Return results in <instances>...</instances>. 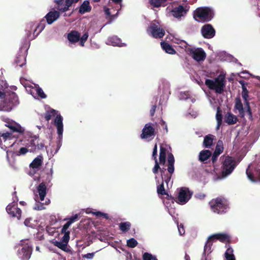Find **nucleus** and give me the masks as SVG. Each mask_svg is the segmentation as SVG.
Instances as JSON below:
<instances>
[{
  "mask_svg": "<svg viewBox=\"0 0 260 260\" xmlns=\"http://www.w3.org/2000/svg\"><path fill=\"white\" fill-rule=\"evenodd\" d=\"M229 239L230 236L224 233L216 234L210 236L205 245L201 260H210L209 255L212 251L211 247L213 241L218 240L222 242H225L228 241Z\"/></svg>",
  "mask_w": 260,
  "mask_h": 260,
  "instance_id": "nucleus-1",
  "label": "nucleus"
},
{
  "mask_svg": "<svg viewBox=\"0 0 260 260\" xmlns=\"http://www.w3.org/2000/svg\"><path fill=\"white\" fill-rule=\"evenodd\" d=\"M213 10L208 7H200L193 12V17L198 22H206L211 20L213 17Z\"/></svg>",
  "mask_w": 260,
  "mask_h": 260,
  "instance_id": "nucleus-2",
  "label": "nucleus"
},
{
  "mask_svg": "<svg viewBox=\"0 0 260 260\" xmlns=\"http://www.w3.org/2000/svg\"><path fill=\"white\" fill-rule=\"evenodd\" d=\"M205 84L209 89L215 90L216 93H221L223 91L225 81L224 76L219 75L212 80L206 79Z\"/></svg>",
  "mask_w": 260,
  "mask_h": 260,
  "instance_id": "nucleus-3",
  "label": "nucleus"
},
{
  "mask_svg": "<svg viewBox=\"0 0 260 260\" xmlns=\"http://www.w3.org/2000/svg\"><path fill=\"white\" fill-rule=\"evenodd\" d=\"M209 204L212 211L218 214L225 213L229 205L226 200L220 198L212 200L210 202Z\"/></svg>",
  "mask_w": 260,
  "mask_h": 260,
  "instance_id": "nucleus-4",
  "label": "nucleus"
},
{
  "mask_svg": "<svg viewBox=\"0 0 260 260\" xmlns=\"http://www.w3.org/2000/svg\"><path fill=\"white\" fill-rule=\"evenodd\" d=\"M44 28V20L41 21L37 26L32 23L29 24L27 26V29L26 30L27 39L29 41L35 39Z\"/></svg>",
  "mask_w": 260,
  "mask_h": 260,
  "instance_id": "nucleus-5",
  "label": "nucleus"
},
{
  "mask_svg": "<svg viewBox=\"0 0 260 260\" xmlns=\"http://www.w3.org/2000/svg\"><path fill=\"white\" fill-rule=\"evenodd\" d=\"M21 84L25 88L27 92L32 95L35 98L38 97L42 99H45L46 98V95L42 89L38 85L34 84L32 85L29 84L25 83L23 79H20Z\"/></svg>",
  "mask_w": 260,
  "mask_h": 260,
  "instance_id": "nucleus-6",
  "label": "nucleus"
},
{
  "mask_svg": "<svg viewBox=\"0 0 260 260\" xmlns=\"http://www.w3.org/2000/svg\"><path fill=\"white\" fill-rule=\"evenodd\" d=\"M237 165V162L233 157L229 156L225 157L222 166V178H225L231 174Z\"/></svg>",
  "mask_w": 260,
  "mask_h": 260,
  "instance_id": "nucleus-7",
  "label": "nucleus"
},
{
  "mask_svg": "<svg viewBox=\"0 0 260 260\" xmlns=\"http://www.w3.org/2000/svg\"><path fill=\"white\" fill-rule=\"evenodd\" d=\"M19 142H16L12 134L8 132L6 133H0V146L2 149L6 150L7 148L15 146L16 144H18Z\"/></svg>",
  "mask_w": 260,
  "mask_h": 260,
  "instance_id": "nucleus-8",
  "label": "nucleus"
},
{
  "mask_svg": "<svg viewBox=\"0 0 260 260\" xmlns=\"http://www.w3.org/2000/svg\"><path fill=\"white\" fill-rule=\"evenodd\" d=\"M248 178L253 182L260 181V165L255 163L250 164L246 170Z\"/></svg>",
  "mask_w": 260,
  "mask_h": 260,
  "instance_id": "nucleus-9",
  "label": "nucleus"
},
{
  "mask_svg": "<svg viewBox=\"0 0 260 260\" xmlns=\"http://www.w3.org/2000/svg\"><path fill=\"white\" fill-rule=\"evenodd\" d=\"M148 34L154 38H161L165 35V30L160 27L158 21L152 22L147 29Z\"/></svg>",
  "mask_w": 260,
  "mask_h": 260,
  "instance_id": "nucleus-10",
  "label": "nucleus"
},
{
  "mask_svg": "<svg viewBox=\"0 0 260 260\" xmlns=\"http://www.w3.org/2000/svg\"><path fill=\"white\" fill-rule=\"evenodd\" d=\"M20 245L22 248L18 250V257L21 260H28L31 254L32 248L28 244V240L21 241Z\"/></svg>",
  "mask_w": 260,
  "mask_h": 260,
  "instance_id": "nucleus-11",
  "label": "nucleus"
},
{
  "mask_svg": "<svg viewBox=\"0 0 260 260\" xmlns=\"http://www.w3.org/2000/svg\"><path fill=\"white\" fill-rule=\"evenodd\" d=\"M176 202L180 205L185 204L191 198L192 192L188 188L182 187L177 189Z\"/></svg>",
  "mask_w": 260,
  "mask_h": 260,
  "instance_id": "nucleus-12",
  "label": "nucleus"
},
{
  "mask_svg": "<svg viewBox=\"0 0 260 260\" xmlns=\"http://www.w3.org/2000/svg\"><path fill=\"white\" fill-rule=\"evenodd\" d=\"M16 192L13 194V203L9 204L6 207V211L7 213L12 217H16L18 219H20L21 215V210L17 208L16 205L18 201V198L16 196H14Z\"/></svg>",
  "mask_w": 260,
  "mask_h": 260,
  "instance_id": "nucleus-13",
  "label": "nucleus"
},
{
  "mask_svg": "<svg viewBox=\"0 0 260 260\" xmlns=\"http://www.w3.org/2000/svg\"><path fill=\"white\" fill-rule=\"evenodd\" d=\"M78 218V215L76 214L71 217L69 221L63 226L61 233L63 234V236L61 239L60 241L62 242L67 246L70 240V232L69 228L70 225L75 221Z\"/></svg>",
  "mask_w": 260,
  "mask_h": 260,
  "instance_id": "nucleus-14",
  "label": "nucleus"
},
{
  "mask_svg": "<svg viewBox=\"0 0 260 260\" xmlns=\"http://www.w3.org/2000/svg\"><path fill=\"white\" fill-rule=\"evenodd\" d=\"M154 128L153 124L151 123L145 125L141 134V138L142 139L151 140L154 136Z\"/></svg>",
  "mask_w": 260,
  "mask_h": 260,
  "instance_id": "nucleus-15",
  "label": "nucleus"
},
{
  "mask_svg": "<svg viewBox=\"0 0 260 260\" xmlns=\"http://www.w3.org/2000/svg\"><path fill=\"white\" fill-rule=\"evenodd\" d=\"M79 0H55V2L57 4V7L56 9L61 12H66L69 10L70 7L72 4L77 3Z\"/></svg>",
  "mask_w": 260,
  "mask_h": 260,
  "instance_id": "nucleus-16",
  "label": "nucleus"
},
{
  "mask_svg": "<svg viewBox=\"0 0 260 260\" xmlns=\"http://www.w3.org/2000/svg\"><path fill=\"white\" fill-rule=\"evenodd\" d=\"M190 55L196 61H203L206 57V53L201 48L190 49L189 50Z\"/></svg>",
  "mask_w": 260,
  "mask_h": 260,
  "instance_id": "nucleus-17",
  "label": "nucleus"
},
{
  "mask_svg": "<svg viewBox=\"0 0 260 260\" xmlns=\"http://www.w3.org/2000/svg\"><path fill=\"white\" fill-rule=\"evenodd\" d=\"M63 118L60 115H57L54 120V124L57 128V134L58 135V149L60 148V143L62 139L63 133Z\"/></svg>",
  "mask_w": 260,
  "mask_h": 260,
  "instance_id": "nucleus-18",
  "label": "nucleus"
},
{
  "mask_svg": "<svg viewBox=\"0 0 260 260\" xmlns=\"http://www.w3.org/2000/svg\"><path fill=\"white\" fill-rule=\"evenodd\" d=\"M201 32L205 38L211 39L215 36V31L211 24H208L202 27Z\"/></svg>",
  "mask_w": 260,
  "mask_h": 260,
  "instance_id": "nucleus-19",
  "label": "nucleus"
},
{
  "mask_svg": "<svg viewBox=\"0 0 260 260\" xmlns=\"http://www.w3.org/2000/svg\"><path fill=\"white\" fill-rule=\"evenodd\" d=\"M39 140L36 137L29 138L25 143V146L28 149L29 152L35 151L37 148L40 149L41 147L38 145Z\"/></svg>",
  "mask_w": 260,
  "mask_h": 260,
  "instance_id": "nucleus-20",
  "label": "nucleus"
},
{
  "mask_svg": "<svg viewBox=\"0 0 260 260\" xmlns=\"http://www.w3.org/2000/svg\"><path fill=\"white\" fill-rule=\"evenodd\" d=\"M187 10L186 7H184L182 6H179L174 8L171 11V13L174 17L179 19L186 15Z\"/></svg>",
  "mask_w": 260,
  "mask_h": 260,
  "instance_id": "nucleus-21",
  "label": "nucleus"
},
{
  "mask_svg": "<svg viewBox=\"0 0 260 260\" xmlns=\"http://www.w3.org/2000/svg\"><path fill=\"white\" fill-rule=\"evenodd\" d=\"M9 104L7 107L3 106V110L9 111L11 110L13 107L18 104V98L17 95L14 92H12L10 94V98L9 99Z\"/></svg>",
  "mask_w": 260,
  "mask_h": 260,
  "instance_id": "nucleus-22",
  "label": "nucleus"
},
{
  "mask_svg": "<svg viewBox=\"0 0 260 260\" xmlns=\"http://www.w3.org/2000/svg\"><path fill=\"white\" fill-rule=\"evenodd\" d=\"M47 187L44 182H42L37 187V193L36 197L38 196V198L40 201L43 202L45 200V197L46 195Z\"/></svg>",
  "mask_w": 260,
  "mask_h": 260,
  "instance_id": "nucleus-23",
  "label": "nucleus"
},
{
  "mask_svg": "<svg viewBox=\"0 0 260 260\" xmlns=\"http://www.w3.org/2000/svg\"><path fill=\"white\" fill-rule=\"evenodd\" d=\"M245 108H243V104L240 98H236L235 100V109L238 111L239 114L242 117H243L246 113L248 114L247 110L246 104L245 103Z\"/></svg>",
  "mask_w": 260,
  "mask_h": 260,
  "instance_id": "nucleus-24",
  "label": "nucleus"
},
{
  "mask_svg": "<svg viewBox=\"0 0 260 260\" xmlns=\"http://www.w3.org/2000/svg\"><path fill=\"white\" fill-rule=\"evenodd\" d=\"M59 16V12L57 11H50L45 16L47 22L49 24H52L56 20Z\"/></svg>",
  "mask_w": 260,
  "mask_h": 260,
  "instance_id": "nucleus-25",
  "label": "nucleus"
},
{
  "mask_svg": "<svg viewBox=\"0 0 260 260\" xmlns=\"http://www.w3.org/2000/svg\"><path fill=\"white\" fill-rule=\"evenodd\" d=\"M43 162V157L42 156H38L35 158L34 160L30 164V168L34 170V172L38 170L41 166Z\"/></svg>",
  "mask_w": 260,
  "mask_h": 260,
  "instance_id": "nucleus-26",
  "label": "nucleus"
},
{
  "mask_svg": "<svg viewBox=\"0 0 260 260\" xmlns=\"http://www.w3.org/2000/svg\"><path fill=\"white\" fill-rule=\"evenodd\" d=\"M80 38V34L77 31H71L68 35V39L70 43L74 44L79 41Z\"/></svg>",
  "mask_w": 260,
  "mask_h": 260,
  "instance_id": "nucleus-27",
  "label": "nucleus"
},
{
  "mask_svg": "<svg viewBox=\"0 0 260 260\" xmlns=\"http://www.w3.org/2000/svg\"><path fill=\"white\" fill-rule=\"evenodd\" d=\"M107 44L112 46H117L119 47L125 45L124 44L122 43L120 39L116 36H113L108 38L107 41Z\"/></svg>",
  "mask_w": 260,
  "mask_h": 260,
  "instance_id": "nucleus-28",
  "label": "nucleus"
},
{
  "mask_svg": "<svg viewBox=\"0 0 260 260\" xmlns=\"http://www.w3.org/2000/svg\"><path fill=\"white\" fill-rule=\"evenodd\" d=\"M36 204L35 206L34 207V209L37 210H43L45 208V205H47L50 203V200L48 199L45 200L44 202L41 203L39 202V199L38 198V196L35 198Z\"/></svg>",
  "mask_w": 260,
  "mask_h": 260,
  "instance_id": "nucleus-29",
  "label": "nucleus"
},
{
  "mask_svg": "<svg viewBox=\"0 0 260 260\" xmlns=\"http://www.w3.org/2000/svg\"><path fill=\"white\" fill-rule=\"evenodd\" d=\"M174 162L175 159L172 154L170 153L168 157V171L170 174L173 173L174 171Z\"/></svg>",
  "mask_w": 260,
  "mask_h": 260,
  "instance_id": "nucleus-30",
  "label": "nucleus"
},
{
  "mask_svg": "<svg viewBox=\"0 0 260 260\" xmlns=\"http://www.w3.org/2000/svg\"><path fill=\"white\" fill-rule=\"evenodd\" d=\"M166 148L162 145H161L160 147V152H159V163L160 165H165L166 162Z\"/></svg>",
  "mask_w": 260,
  "mask_h": 260,
  "instance_id": "nucleus-31",
  "label": "nucleus"
},
{
  "mask_svg": "<svg viewBox=\"0 0 260 260\" xmlns=\"http://www.w3.org/2000/svg\"><path fill=\"white\" fill-rule=\"evenodd\" d=\"M242 95V98L244 100L245 103L246 104V108H247V112H248V115L250 116H252L249 104V103L247 100V98L248 96V91L245 87H243Z\"/></svg>",
  "mask_w": 260,
  "mask_h": 260,
  "instance_id": "nucleus-32",
  "label": "nucleus"
},
{
  "mask_svg": "<svg viewBox=\"0 0 260 260\" xmlns=\"http://www.w3.org/2000/svg\"><path fill=\"white\" fill-rule=\"evenodd\" d=\"M237 120V117L231 113H228L224 118L225 122L230 125L236 123Z\"/></svg>",
  "mask_w": 260,
  "mask_h": 260,
  "instance_id": "nucleus-33",
  "label": "nucleus"
},
{
  "mask_svg": "<svg viewBox=\"0 0 260 260\" xmlns=\"http://www.w3.org/2000/svg\"><path fill=\"white\" fill-rule=\"evenodd\" d=\"M161 46L164 50L167 53L171 54H175V50L172 48V47L168 43L166 42H161Z\"/></svg>",
  "mask_w": 260,
  "mask_h": 260,
  "instance_id": "nucleus-34",
  "label": "nucleus"
},
{
  "mask_svg": "<svg viewBox=\"0 0 260 260\" xmlns=\"http://www.w3.org/2000/svg\"><path fill=\"white\" fill-rule=\"evenodd\" d=\"M211 155V152L208 150H203L199 154V159L201 161L207 160Z\"/></svg>",
  "mask_w": 260,
  "mask_h": 260,
  "instance_id": "nucleus-35",
  "label": "nucleus"
},
{
  "mask_svg": "<svg viewBox=\"0 0 260 260\" xmlns=\"http://www.w3.org/2000/svg\"><path fill=\"white\" fill-rule=\"evenodd\" d=\"M91 10V7L89 5V3L87 1H84L79 9V12L81 14H84L86 12H89Z\"/></svg>",
  "mask_w": 260,
  "mask_h": 260,
  "instance_id": "nucleus-36",
  "label": "nucleus"
},
{
  "mask_svg": "<svg viewBox=\"0 0 260 260\" xmlns=\"http://www.w3.org/2000/svg\"><path fill=\"white\" fill-rule=\"evenodd\" d=\"M203 144L205 147L210 148L213 144V136H206L204 138Z\"/></svg>",
  "mask_w": 260,
  "mask_h": 260,
  "instance_id": "nucleus-37",
  "label": "nucleus"
},
{
  "mask_svg": "<svg viewBox=\"0 0 260 260\" xmlns=\"http://www.w3.org/2000/svg\"><path fill=\"white\" fill-rule=\"evenodd\" d=\"M224 254L226 260H235V257L233 254V250L232 248H228Z\"/></svg>",
  "mask_w": 260,
  "mask_h": 260,
  "instance_id": "nucleus-38",
  "label": "nucleus"
},
{
  "mask_svg": "<svg viewBox=\"0 0 260 260\" xmlns=\"http://www.w3.org/2000/svg\"><path fill=\"white\" fill-rule=\"evenodd\" d=\"M219 109H220L219 107H218L217 109L216 114V119L217 120V123L216 128L217 129H219V127L220 126V125L222 122V116L220 112Z\"/></svg>",
  "mask_w": 260,
  "mask_h": 260,
  "instance_id": "nucleus-39",
  "label": "nucleus"
},
{
  "mask_svg": "<svg viewBox=\"0 0 260 260\" xmlns=\"http://www.w3.org/2000/svg\"><path fill=\"white\" fill-rule=\"evenodd\" d=\"M157 192L159 194L166 195L168 197H169V194L166 191L165 189L163 181L160 184L157 186Z\"/></svg>",
  "mask_w": 260,
  "mask_h": 260,
  "instance_id": "nucleus-40",
  "label": "nucleus"
},
{
  "mask_svg": "<svg viewBox=\"0 0 260 260\" xmlns=\"http://www.w3.org/2000/svg\"><path fill=\"white\" fill-rule=\"evenodd\" d=\"M223 142L222 141L219 140L217 142L214 152H215V153H217V154H220L223 152Z\"/></svg>",
  "mask_w": 260,
  "mask_h": 260,
  "instance_id": "nucleus-41",
  "label": "nucleus"
},
{
  "mask_svg": "<svg viewBox=\"0 0 260 260\" xmlns=\"http://www.w3.org/2000/svg\"><path fill=\"white\" fill-rule=\"evenodd\" d=\"M163 202L166 207L169 209V208L171 206V204H174V199L170 196H169V197L166 196V197L164 200Z\"/></svg>",
  "mask_w": 260,
  "mask_h": 260,
  "instance_id": "nucleus-42",
  "label": "nucleus"
},
{
  "mask_svg": "<svg viewBox=\"0 0 260 260\" xmlns=\"http://www.w3.org/2000/svg\"><path fill=\"white\" fill-rule=\"evenodd\" d=\"M57 111L54 109H51L49 111H48L45 114V119L47 121H49V120L51 119L52 117L54 116L55 115L57 114Z\"/></svg>",
  "mask_w": 260,
  "mask_h": 260,
  "instance_id": "nucleus-43",
  "label": "nucleus"
},
{
  "mask_svg": "<svg viewBox=\"0 0 260 260\" xmlns=\"http://www.w3.org/2000/svg\"><path fill=\"white\" fill-rule=\"evenodd\" d=\"M131 226V223L129 222H121L119 224L120 230L125 232L128 231Z\"/></svg>",
  "mask_w": 260,
  "mask_h": 260,
  "instance_id": "nucleus-44",
  "label": "nucleus"
},
{
  "mask_svg": "<svg viewBox=\"0 0 260 260\" xmlns=\"http://www.w3.org/2000/svg\"><path fill=\"white\" fill-rule=\"evenodd\" d=\"M9 127L12 130L15 132H19L20 133H23L24 132V129L19 124H15L14 125H11Z\"/></svg>",
  "mask_w": 260,
  "mask_h": 260,
  "instance_id": "nucleus-45",
  "label": "nucleus"
},
{
  "mask_svg": "<svg viewBox=\"0 0 260 260\" xmlns=\"http://www.w3.org/2000/svg\"><path fill=\"white\" fill-rule=\"evenodd\" d=\"M16 63L20 67H22L25 63V58L24 56L17 57L15 60Z\"/></svg>",
  "mask_w": 260,
  "mask_h": 260,
  "instance_id": "nucleus-46",
  "label": "nucleus"
},
{
  "mask_svg": "<svg viewBox=\"0 0 260 260\" xmlns=\"http://www.w3.org/2000/svg\"><path fill=\"white\" fill-rule=\"evenodd\" d=\"M52 243L55 246H57L60 249L63 250V251H66L67 246L64 243H63L62 241H53Z\"/></svg>",
  "mask_w": 260,
  "mask_h": 260,
  "instance_id": "nucleus-47",
  "label": "nucleus"
},
{
  "mask_svg": "<svg viewBox=\"0 0 260 260\" xmlns=\"http://www.w3.org/2000/svg\"><path fill=\"white\" fill-rule=\"evenodd\" d=\"M137 244L138 242L134 238H131L127 240L126 245L130 248H134Z\"/></svg>",
  "mask_w": 260,
  "mask_h": 260,
  "instance_id": "nucleus-48",
  "label": "nucleus"
},
{
  "mask_svg": "<svg viewBox=\"0 0 260 260\" xmlns=\"http://www.w3.org/2000/svg\"><path fill=\"white\" fill-rule=\"evenodd\" d=\"M143 260H157L155 256L152 255L148 252H145L143 255Z\"/></svg>",
  "mask_w": 260,
  "mask_h": 260,
  "instance_id": "nucleus-49",
  "label": "nucleus"
},
{
  "mask_svg": "<svg viewBox=\"0 0 260 260\" xmlns=\"http://www.w3.org/2000/svg\"><path fill=\"white\" fill-rule=\"evenodd\" d=\"M190 95L187 92H181L179 93V98L180 100H186L189 99Z\"/></svg>",
  "mask_w": 260,
  "mask_h": 260,
  "instance_id": "nucleus-50",
  "label": "nucleus"
},
{
  "mask_svg": "<svg viewBox=\"0 0 260 260\" xmlns=\"http://www.w3.org/2000/svg\"><path fill=\"white\" fill-rule=\"evenodd\" d=\"M88 37V34L87 32H86L82 36L81 38H80V44L81 46H84V43L87 40Z\"/></svg>",
  "mask_w": 260,
  "mask_h": 260,
  "instance_id": "nucleus-51",
  "label": "nucleus"
},
{
  "mask_svg": "<svg viewBox=\"0 0 260 260\" xmlns=\"http://www.w3.org/2000/svg\"><path fill=\"white\" fill-rule=\"evenodd\" d=\"M31 221H32V218H27L25 220L24 223L26 226L34 228V224L31 223Z\"/></svg>",
  "mask_w": 260,
  "mask_h": 260,
  "instance_id": "nucleus-52",
  "label": "nucleus"
},
{
  "mask_svg": "<svg viewBox=\"0 0 260 260\" xmlns=\"http://www.w3.org/2000/svg\"><path fill=\"white\" fill-rule=\"evenodd\" d=\"M95 252L88 253L82 255V257L87 259H91L94 256Z\"/></svg>",
  "mask_w": 260,
  "mask_h": 260,
  "instance_id": "nucleus-53",
  "label": "nucleus"
},
{
  "mask_svg": "<svg viewBox=\"0 0 260 260\" xmlns=\"http://www.w3.org/2000/svg\"><path fill=\"white\" fill-rule=\"evenodd\" d=\"M157 147L156 144L154 145L152 152V158L155 160L157 159Z\"/></svg>",
  "mask_w": 260,
  "mask_h": 260,
  "instance_id": "nucleus-54",
  "label": "nucleus"
},
{
  "mask_svg": "<svg viewBox=\"0 0 260 260\" xmlns=\"http://www.w3.org/2000/svg\"><path fill=\"white\" fill-rule=\"evenodd\" d=\"M169 88H170L169 84L168 83H166V89L164 90V94H165V96L166 99H168L169 94L170 93V91H169Z\"/></svg>",
  "mask_w": 260,
  "mask_h": 260,
  "instance_id": "nucleus-55",
  "label": "nucleus"
},
{
  "mask_svg": "<svg viewBox=\"0 0 260 260\" xmlns=\"http://www.w3.org/2000/svg\"><path fill=\"white\" fill-rule=\"evenodd\" d=\"M160 169V167L159 166V164L158 162L157 159H156L155 160V165L154 168H153L152 171L153 173L154 174H156L158 172V169Z\"/></svg>",
  "mask_w": 260,
  "mask_h": 260,
  "instance_id": "nucleus-56",
  "label": "nucleus"
},
{
  "mask_svg": "<svg viewBox=\"0 0 260 260\" xmlns=\"http://www.w3.org/2000/svg\"><path fill=\"white\" fill-rule=\"evenodd\" d=\"M29 152L28 149L26 147H21L19 151L18 155H23L25 154L26 152Z\"/></svg>",
  "mask_w": 260,
  "mask_h": 260,
  "instance_id": "nucleus-57",
  "label": "nucleus"
},
{
  "mask_svg": "<svg viewBox=\"0 0 260 260\" xmlns=\"http://www.w3.org/2000/svg\"><path fill=\"white\" fill-rule=\"evenodd\" d=\"M178 232L180 235H183L185 233L184 228L182 224L179 225L178 223H177Z\"/></svg>",
  "mask_w": 260,
  "mask_h": 260,
  "instance_id": "nucleus-58",
  "label": "nucleus"
},
{
  "mask_svg": "<svg viewBox=\"0 0 260 260\" xmlns=\"http://www.w3.org/2000/svg\"><path fill=\"white\" fill-rule=\"evenodd\" d=\"M206 197V195L202 192L197 193L194 195V197L198 199L199 200H203Z\"/></svg>",
  "mask_w": 260,
  "mask_h": 260,
  "instance_id": "nucleus-59",
  "label": "nucleus"
},
{
  "mask_svg": "<svg viewBox=\"0 0 260 260\" xmlns=\"http://www.w3.org/2000/svg\"><path fill=\"white\" fill-rule=\"evenodd\" d=\"M93 214L97 216H103L106 219L108 218V215L107 214H105L100 211L93 212Z\"/></svg>",
  "mask_w": 260,
  "mask_h": 260,
  "instance_id": "nucleus-60",
  "label": "nucleus"
},
{
  "mask_svg": "<svg viewBox=\"0 0 260 260\" xmlns=\"http://www.w3.org/2000/svg\"><path fill=\"white\" fill-rule=\"evenodd\" d=\"M219 154H217V153H215V152H214L213 154L212 157V160L213 163H214L216 161L217 158L218 156H219Z\"/></svg>",
  "mask_w": 260,
  "mask_h": 260,
  "instance_id": "nucleus-61",
  "label": "nucleus"
},
{
  "mask_svg": "<svg viewBox=\"0 0 260 260\" xmlns=\"http://www.w3.org/2000/svg\"><path fill=\"white\" fill-rule=\"evenodd\" d=\"M156 109V106H153L151 109L150 110V114L151 116H153L155 113Z\"/></svg>",
  "mask_w": 260,
  "mask_h": 260,
  "instance_id": "nucleus-62",
  "label": "nucleus"
},
{
  "mask_svg": "<svg viewBox=\"0 0 260 260\" xmlns=\"http://www.w3.org/2000/svg\"><path fill=\"white\" fill-rule=\"evenodd\" d=\"M160 124L164 126V128L166 129V132H168L167 125L166 124V122L162 120L161 121Z\"/></svg>",
  "mask_w": 260,
  "mask_h": 260,
  "instance_id": "nucleus-63",
  "label": "nucleus"
},
{
  "mask_svg": "<svg viewBox=\"0 0 260 260\" xmlns=\"http://www.w3.org/2000/svg\"><path fill=\"white\" fill-rule=\"evenodd\" d=\"M171 180V175L169 177H168L166 179H165L166 183H167V187H169V182Z\"/></svg>",
  "mask_w": 260,
  "mask_h": 260,
  "instance_id": "nucleus-64",
  "label": "nucleus"
}]
</instances>
